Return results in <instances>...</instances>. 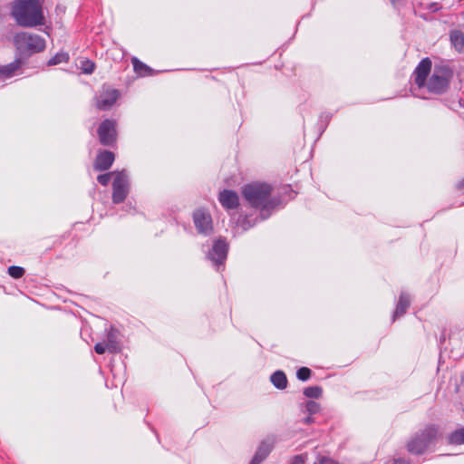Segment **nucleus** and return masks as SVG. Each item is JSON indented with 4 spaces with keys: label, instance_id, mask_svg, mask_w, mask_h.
Segmentation results:
<instances>
[{
    "label": "nucleus",
    "instance_id": "1",
    "mask_svg": "<svg viewBox=\"0 0 464 464\" xmlns=\"http://www.w3.org/2000/svg\"><path fill=\"white\" fill-rule=\"evenodd\" d=\"M272 188L266 183L254 182L245 185L242 189L244 198L249 205L260 210L261 219H266L277 206V199L271 198Z\"/></svg>",
    "mask_w": 464,
    "mask_h": 464
},
{
    "label": "nucleus",
    "instance_id": "2",
    "mask_svg": "<svg viewBox=\"0 0 464 464\" xmlns=\"http://www.w3.org/2000/svg\"><path fill=\"white\" fill-rule=\"evenodd\" d=\"M12 15L23 27H35L44 24V16L39 0H20L12 9Z\"/></svg>",
    "mask_w": 464,
    "mask_h": 464
},
{
    "label": "nucleus",
    "instance_id": "3",
    "mask_svg": "<svg viewBox=\"0 0 464 464\" xmlns=\"http://www.w3.org/2000/svg\"><path fill=\"white\" fill-rule=\"evenodd\" d=\"M438 436L439 427L434 424L427 425L408 441L407 450L411 454H422L437 440Z\"/></svg>",
    "mask_w": 464,
    "mask_h": 464
},
{
    "label": "nucleus",
    "instance_id": "4",
    "mask_svg": "<svg viewBox=\"0 0 464 464\" xmlns=\"http://www.w3.org/2000/svg\"><path fill=\"white\" fill-rule=\"evenodd\" d=\"M14 44L19 54L24 56L40 53L46 45L42 36L28 32L17 33L14 37Z\"/></svg>",
    "mask_w": 464,
    "mask_h": 464
},
{
    "label": "nucleus",
    "instance_id": "5",
    "mask_svg": "<svg viewBox=\"0 0 464 464\" xmlns=\"http://www.w3.org/2000/svg\"><path fill=\"white\" fill-rule=\"evenodd\" d=\"M453 76L452 70L447 65H435L425 86L430 92L442 94L447 92Z\"/></svg>",
    "mask_w": 464,
    "mask_h": 464
},
{
    "label": "nucleus",
    "instance_id": "6",
    "mask_svg": "<svg viewBox=\"0 0 464 464\" xmlns=\"http://www.w3.org/2000/svg\"><path fill=\"white\" fill-rule=\"evenodd\" d=\"M112 182V202L120 204L125 200L129 193V179L125 170L115 172Z\"/></svg>",
    "mask_w": 464,
    "mask_h": 464
},
{
    "label": "nucleus",
    "instance_id": "7",
    "mask_svg": "<svg viewBox=\"0 0 464 464\" xmlns=\"http://www.w3.org/2000/svg\"><path fill=\"white\" fill-rule=\"evenodd\" d=\"M228 252V245L225 239H218L214 242L212 248L208 253V258L217 267V270L220 269V266L224 265L227 259Z\"/></svg>",
    "mask_w": 464,
    "mask_h": 464
},
{
    "label": "nucleus",
    "instance_id": "8",
    "mask_svg": "<svg viewBox=\"0 0 464 464\" xmlns=\"http://www.w3.org/2000/svg\"><path fill=\"white\" fill-rule=\"evenodd\" d=\"M98 136L100 142L104 146H111L117 138L116 121L106 119L98 128Z\"/></svg>",
    "mask_w": 464,
    "mask_h": 464
},
{
    "label": "nucleus",
    "instance_id": "9",
    "mask_svg": "<svg viewBox=\"0 0 464 464\" xmlns=\"http://www.w3.org/2000/svg\"><path fill=\"white\" fill-rule=\"evenodd\" d=\"M120 97V92L116 89L102 87L95 97L96 107L101 111L110 110Z\"/></svg>",
    "mask_w": 464,
    "mask_h": 464
},
{
    "label": "nucleus",
    "instance_id": "10",
    "mask_svg": "<svg viewBox=\"0 0 464 464\" xmlns=\"http://www.w3.org/2000/svg\"><path fill=\"white\" fill-rule=\"evenodd\" d=\"M194 225L199 234L208 236L213 231L212 218L203 209H198L193 213Z\"/></svg>",
    "mask_w": 464,
    "mask_h": 464
},
{
    "label": "nucleus",
    "instance_id": "11",
    "mask_svg": "<svg viewBox=\"0 0 464 464\" xmlns=\"http://www.w3.org/2000/svg\"><path fill=\"white\" fill-rule=\"evenodd\" d=\"M431 61L430 58H423L413 72L414 82L419 88L425 86L427 82V77L431 71Z\"/></svg>",
    "mask_w": 464,
    "mask_h": 464
},
{
    "label": "nucleus",
    "instance_id": "12",
    "mask_svg": "<svg viewBox=\"0 0 464 464\" xmlns=\"http://www.w3.org/2000/svg\"><path fill=\"white\" fill-rule=\"evenodd\" d=\"M275 445V440L273 438H266L258 446L253 459L249 464H260L265 460L269 453L272 451Z\"/></svg>",
    "mask_w": 464,
    "mask_h": 464
},
{
    "label": "nucleus",
    "instance_id": "13",
    "mask_svg": "<svg viewBox=\"0 0 464 464\" xmlns=\"http://www.w3.org/2000/svg\"><path fill=\"white\" fill-rule=\"evenodd\" d=\"M218 200L221 206L229 210L236 209L239 206V198L236 191L231 189H223L219 192Z\"/></svg>",
    "mask_w": 464,
    "mask_h": 464
},
{
    "label": "nucleus",
    "instance_id": "14",
    "mask_svg": "<svg viewBox=\"0 0 464 464\" xmlns=\"http://www.w3.org/2000/svg\"><path fill=\"white\" fill-rule=\"evenodd\" d=\"M114 161V154L109 150L100 152L94 162V169L98 171L107 170Z\"/></svg>",
    "mask_w": 464,
    "mask_h": 464
},
{
    "label": "nucleus",
    "instance_id": "15",
    "mask_svg": "<svg viewBox=\"0 0 464 464\" xmlns=\"http://www.w3.org/2000/svg\"><path fill=\"white\" fill-rule=\"evenodd\" d=\"M104 343L107 345V352L116 353L120 351L119 333L116 329L111 328L106 334Z\"/></svg>",
    "mask_w": 464,
    "mask_h": 464
},
{
    "label": "nucleus",
    "instance_id": "16",
    "mask_svg": "<svg viewBox=\"0 0 464 464\" xmlns=\"http://www.w3.org/2000/svg\"><path fill=\"white\" fill-rule=\"evenodd\" d=\"M410 304L411 300L409 294H407L406 292H401L393 314V320H395L396 317L404 314L408 307L410 306Z\"/></svg>",
    "mask_w": 464,
    "mask_h": 464
},
{
    "label": "nucleus",
    "instance_id": "17",
    "mask_svg": "<svg viewBox=\"0 0 464 464\" xmlns=\"http://www.w3.org/2000/svg\"><path fill=\"white\" fill-rule=\"evenodd\" d=\"M273 385L278 390H284L287 386V378L283 371H276L270 377Z\"/></svg>",
    "mask_w": 464,
    "mask_h": 464
},
{
    "label": "nucleus",
    "instance_id": "18",
    "mask_svg": "<svg viewBox=\"0 0 464 464\" xmlns=\"http://www.w3.org/2000/svg\"><path fill=\"white\" fill-rule=\"evenodd\" d=\"M22 61L20 58H16L13 63L0 67V75L9 78L14 74V72L21 67Z\"/></svg>",
    "mask_w": 464,
    "mask_h": 464
},
{
    "label": "nucleus",
    "instance_id": "19",
    "mask_svg": "<svg viewBox=\"0 0 464 464\" xmlns=\"http://www.w3.org/2000/svg\"><path fill=\"white\" fill-rule=\"evenodd\" d=\"M450 37L455 49L462 52L464 50V34L461 31L454 30L450 32Z\"/></svg>",
    "mask_w": 464,
    "mask_h": 464
},
{
    "label": "nucleus",
    "instance_id": "20",
    "mask_svg": "<svg viewBox=\"0 0 464 464\" xmlns=\"http://www.w3.org/2000/svg\"><path fill=\"white\" fill-rule=\"evenodd\" d=\"M257 222V218H252L251 216H240L237 221V225L240 227L244 231L253 227Z\"/></svg>",
    "mask_w": 464,
    "mask_h": 464
},
{
    "label": "nucleus",
    "instance_id": "21",
    "mask_svg": "<svg viewBox=\"0 0 464 464\" xmlns=\"http://www.w3.org/2000/svg\"><path fill=\"white\" fill-rule=\"evenodd\" d=\"M448 442L455 445L464 444V427L452 431L448 437Z\"/></svg>",
    "mask_w": 464,
    "mask_h": 464
},
{
    "label": "nucleus",
    "instance_id": "22",
    "mask_svg": "<svg viewBox=\"0 0 464 464\" xmlns=\"http://www.w3.org/2000/svg\"><path fill=\"white\" fill-rule=\"evenodd\" d=\"M132 64L135 72L140 76H147L150 74L151 69L148 65L140 62L139 59L135 57L132 58Z\"/></svg>",
    "mask_w": 464,
    "mask_h": 464
},
{
    "label": "nucleus",
    "instance_id": "23",
    "mask_svg": "<svg viewBox=\"0 0 464 464\" xmlns=\"http://www.w3.org/2000/svg\"><path fill=\"white\" fill-rule=\"evenodd\" d=\"M322 388L320 386H310L304 389V395L307 398L318 399L322 395Z\"/></svg>",
    "mask_w": 464,
    "mask_h": 464
},
{
    "label": "nucleus",
    "instance_id": "24",
    "mask_svg": "<svg viewBox=\"0 0 464 464\" xmlns=\"http://www.w3.org/2000/svg\"><path fill=\"white\" fill-rule=\"evenodd\" d=\"M69 60V54L64 52L57 53L48 61V65H56L62 63H66Z\"/></svg>",
    "mask_w": 464,
    "mask_h": 464
},
{
    "label": "nucleus",
    "instance_id": "25",
    "mask_svg": "<svg viewBox=\"0 0 464 464\" xmlns=\"http://www.w3.org/2000/svg\"><path fill=\"white\" fill-rule=\"evenodd\" d=\"M24 269L22 266H11L8 267V274L11 277L18 279L24 275Z\"/></svg>",
    "mask_w": 464,
    "mask_h": 464
},
{
    "label": "nucleus",
    "instance_id": "26",
    "mask_svg": "<svg viewBox=\"0 0 464 464\" xmlns=\"http://www.w3.org/2000/svg\"><path fill=\"white\" fill-rule=\"evenodd\" d=\"M311 370L307 367H301L297 370L296 376L300 381L305 382L311 377Z\"/></svg>",
    "mask_w": 464,
    "mask_h": 464
},
{
    "label": "nucleus",
    "instance_id": "27",
    "mask_svg": "<svg viewBox=\"0 0 464 464\" xmlns=\"http://www.w3.org/2000/svg\"><path fill=\"white\" fill-rule=\"evenodd\" d=\"M306 411L310 414H315L320 410V405L314 401H308L305 404Z\"/></svg>",
    "mask_w": 464,
    "mask_h": 464
},
{
    "label": "nucleus",
    "instance_id": "28",
    "mask_svg": "<svg viewBox=\"0 0 464 464\" xmlns=\"http://www.w3.org/2000/svg\"><path fill=\"white\" fill-rule=\"evenodd\" d=\"M81 68L84 73L90 74L94 71L95 64L93 62H92L90 60H85L82 63Z\"/></svg>",
    "mask_w": 464,
    "mask_h": 464
},
{
    "label": "nucleus",
    "instance_id": "29",
    "mask_svg": "<svg viewBox=\"0 0 464 464\" xmlns=\"http://www.w3.org/2000/svg\"><path fill=\"white\" fill-rule=\"evenodd\" d=\"M111 175H112V173H111V172L105 173V174H101L97 177V180L102 186H107L109 184V182L111 181Z\"/></svg>",
    "mask_w": 464,
    "mask_h": 464
},
{
    "label": "nucleus",
    "instance_id": "30",
    "mask_svg": "<svg viewBox=\"0 0 464 464\" xmlns=\"http://www.w3.org/2000/svg\"><path fill=\"white\" fill-rule=\"evenodd\" d=\"M94 351L98 354H103L105 352H107V345L104 343V342L97 343L94 346Z\"/></svg>",
    "mask_w": 464,
    "mask_h": 464
},
{
    "label": "nucleus",
    "instance_id": "31",
    "mask_svg": "<svg viewBox=\"0 0 464 464\" xmlns=\"http://www.w3.org/2000/svg\"><path fill=\"white\" fill-rule=\"evenodd\" d=\"M315 464H339L336 460L329 457H319Z\"/></svg>",
    "mask_w": 464,
    "mask_h": 464
},
{
    "label": "nucleus",
    "instance_id": "32",
    "mask_svg": "<svg viewBox=\"0 0 464 464\" xmlns=\"http://www.w3.org/2000/svg\"><path fill=\"white\" fill-rule=\"evenodd\" d=\"M305 459L304 455L294 456L291 459V464H304Z\"/></svg>",
    "mask_w": 464,
    "mask_h": 464
},
{
    "label": "nucleus",
    "instance_id": "33",
    "mask_svg": "<svg viewBox=\"0 0 464 464\" xmlns=\"http://www.w3.org/2000/svg\"><path fill=\"white\" fill-rule=\"evenodd\" d=\"M385 464H408V461L402 458L394 459L392 461H388Z\"/></svg>",
    "mask_w": 464,
    "mask_h": 464
},
{
    "label": "nucleus",
    "instance_id": "34",
    "mask_svg": "<svg viewBox=\"0 0 464 464\" xmlns=\"http://www.w3.org/2000/svg\"><path fill=\"white\" fill-rule=\"evenodd\" d=\"M314 421V419L311 417V416H308L306 417L304 420V423L305 424H310Z\"/></svg>",
    "mask_w": 464,
    "mask_h": 464
},
{
    "label": "nucleus",
    "instance_id": "35",
    "mask_svg": "<svg viewBox=\"0 0 464 464\" xmlns=\"http://www.w3.org/2000/svg\"><path fill=\"white\" fill-rule=\"evenodd\" d=\"M393 5L401 4L403 0H391Z\"/></svg>",
    "mask_w": 464,
    "mask_h": 464
}]
</instances>
